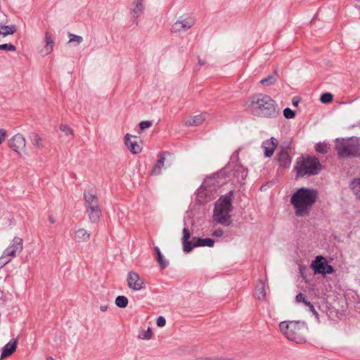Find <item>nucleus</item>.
<instances>
[{"instance_id": "obj_1", "label": "nucleus", "mask_w": 360, "mask_h": 360, "mask_svg": "<svg viewBox=\"0 0 360 360\" xmlns=\"http://www.w3.org/2000/svg\"><path fill=\"white\" fill-rule=\"evenodd\" d=\"M245 106L252 115L259 117L275 119L281 113L276 101L267 94H257L252 96Z\"/></svg>"}, {"instance_id": "obj_2", "label": "nucleus", "mask_w": 360, "mask_h": 360, "mask_svg": "<svg viewBox=\"0 0 360 360\" xmlns=\"http://www.w3.org/2000/svg\"><path fill=\"white\" fill-rule=\"evenodd\" d=\"M319 198V192L315 188L301 187L297 188L290 197V204L297 217L309 214L313 205Z\"/></svg>"}, {"instance_id": "obj_3", "label": "nucleus", "mask_w": 360, "mask_h": 360, "mask_svg": "<svg viewBox=\"0 0 360 360\" xmlns=\"http://www.w3.org/2000/svg\"><path fill=\"white\" fill-rule=\"evenodd\" d=\"M234 191L231 190L221 195L215 202L213 210V221L217 224L229 226L232 224L230 213L233 211Z\"/></svg>"}, {"instance_id": "obj_4", "label": "nucleus", "mask_w": 360, "mask_h": 360, "mask_svg": "<svg viewBox=\"0 0 360 360\" xmlns=\"http://www.w3.org/2000/svg\"><path fill=\"white\" fill-rule=\"evenodd\" d=\"M280 330L289 340L297 344L306 342L308 327L305 322L300 321H283L279 324Z\"/></svg>"}, {"instance_id": "obj_5", "label": "nucleus", "mask_w": 360, "mask_h": 360, "mask_svg": "<svg viewBox=\"0 0 360 360\" xmlns=\"http://www.w3.org/2000/svg\"><path fill=\"white\" fill-rule=\"evenodd\" d=\"M335 149L339 158H359L360 157V139L355 136L348 139L337 138Z\"/></svg>"}, {"instance_id": "obj_6", "label": "nucleus", "mask_w": 360, "mask_h": 360, "mask_svg": "<svg viewBox=\"0 0 360 360\" xmlns=\"http://www.w3.org/2000/svg\"><path fill=\"white\" fill-rule=\"evenodd\" d=\"M323 169L319 160L315 156L300 157L296 160L294 170L297 178L317 175Z\"/></svg>"}, {"instance_id": "obj_7", "label": "nucleus", "mask_w": 360, "mask_h": 360, "mask_svg": "<svg viewBox=\"0 0 360 360\" xmlns=\"http://www.w3.org/2000/svg\"><path fill=\"white\" fill-rule=\"evenodd\" d=\"M84 205L89 220L92 223H96L101 217V210L99 206L98 199L96 193L84 191Z\"/></svg>"}, {"instance_id": "obj_8", "label": "nucleus", "mask_w": 360, "mask_h": 360, "mask_svg": "<svg viewBox=\"0 0 360 360\" xmlns=\"http://www.w3.org/2000/svg\"><path fill=\"white\" fill-rule=\"evenodd\" d=\"M174 162V155L168 151H162L158 154V158L150 171V175L161 174V169L171 167Z\"/></svg>"}, {"instance_id": "obj_9", "label": "nucleus", "mask_w": 360, "mask_h": 360, "mask_svg": "<svg viewBox=\"0 0 360 360\" xmlns=\"http://www.w3.org/2000/svg\"><path fill=\"white\" fill-rule=\"evenodd\" d=\"M310 267L313 269L314 274L326 275L335 272L334 267L328 264L326 259L321 255L316 257L315 259L312 261Z\"/></svg>"}, {"instance_id": "obj_10", "label": "nucleus", "mask_w": 360, "mask_h": 360, "mask_svg": "<svg viewBox=\"0 0 360 360\" xmlns=\"http://www.w3.org/2000/svg\"><path fill=\"white\" fill-rule=\"evenodd\" d=\"M291 147L290 145L285 147L282 146L276 154V160L278 162L279 166L283 168L290 167L292 162V158L290 155Z\"/></svg>"}, {"instance_id": "obj_11", "label": "nucleus", "mask_w": 360, "mask_h": 360, "mask_svg": "<svg viewBox=\"0 0 360 360\" xmlns=\"http://www.w3.org/2000/svg\"><path fill=\"white\" fill-rule=\"evenodd\" d=\"M23 249L22 239L19 237H15L13 240V244L8 246L3 252V255L0 257V260H3L6 257H15L16 254H19Z\"/></svg>"}, {"instance_id": "obj_12", "label": "nucleus", "mask_w": 360, "mask_h": 360, "mask_svg": "<svg viewBox=\"0 0 360 360\" xmlns=\"http://www.w3.org/2000/svg\"><path fill=\"white\" fill-rule=\"evenodd\" d=\"M127 281L128 287L134 290H140L144 288V281L135 271H131L128 273Z\"/></svg>"}, {"instance_id": "obj_13", "label": "nucleus", "mask_w": 360, "mask_h": 360, "mask_svg": "<svg viewBox=\"0 0 360 360\" xmlns=\"http://www.w3.org/2000/svg\"><path fill=\"white\" fill-rule=\"evenodd\" d=\"M8 146L13 150L21 155L20 150H25V139L22 135L18 134L8 141Z\"/></svg>"}, {"instance_id": "obj_14", "label": "nucleus", "mask_w": 360, "mask_h": 360, "mask_svg": "<svg viewBox=\"0 0 360 360\" xmlns=\"http://www.w3.org/2000/svg\"><path fill=\"white\" fill-rule=\"evenodd\" d=\"M195 23L194 19L192 18H187L182 20H177L172 27V32H179L181 31L186 32Z\"/></svg>"}, {"instance_id": "obj_15", "label": "nucleus", "mask_w": 360, "mask_h": 360, "mask_svg": "<svg viewBox=\"0 0 360 360\" xmlns=\"http://www.w3.org/2000/svg\"><path fill=\"white\" fill-rule=\"evenodd\" d=\"M143 0H134L130 12L133 22L138 25V18L143 13L144 10Z\"/></svg>"}, {"instance_id": "obj_16", "label": "nucleus", "mask_w": 360, "mask_h": 360, "mask_svg": "<svg viewBox=\"0 0 360 360\" xmlns=\"http://www.w3.org/2000/svg\"><path fill=\"white\" fill-rule=\"evenodd\" d=\"M278 140L274 137L265 140L262 143V148L264 150V157L271 158L278 146Z\"/></svg>"}, {"instance_id": "obj_17", "label": "nucleus", "mask_w": 360, "mask_h": 360, "mask_svg": "<svg viewBox=\"0 0 360 360\" xmlns=\"http://www.w3.org/2000/svg\"><path fill=\"white\" fill-rule=\"evenodd\" d=\"M214 240L211 238H200V237H193V243L191 245L192 250L196 247H209L212 248L214 245Z\"/></svg>"}, {"instance_id": "obj_18", "label": "nucleus", "mask_w": 360, "mask_h": 360, "mask_svg": "<svg viewBox=\"0 0 360 360\" xmlns=\"http://www.w3.org/2000/svg\"><path fill=\"white\" fill-rule=\"evenodd\" d=\"M18 338L11 340L2 348L1 359H5L10 356L15 352L17 347Z\"/></svg>"}, {"instance_id": "obj_19", "label": "nucleus", "mask_w": 360, "mask_h": 360, "mask_svg": "<svg viewBox=\"0 0 360 360\" xmlns=\"http://www.w3.org/2000/svg\"><path fill=\"white\" fill-rule=\"evenodd\" d=\"M191 237V232L187 228H184L183 229V237H182V244H183V250L185 252H190L192 251V243L193 240H189Z\"/></svg>"}, {"instance_id": "obj_20", "label": "nucleus", "mask_w": 360, "mask_h": 360, "mask_svg": "<svg viewBox=\"0 0 360 360\" xmlns=\"http://www.w3.org/2000/svg\"><path fill=\"white\" fill-rule=\"evenodd\" d=\"M130 134H127L124 136V143L129 150L133 153V154H139L141 152V146L136 142V141H131L130 140Z\"/></svg>"}, {"instance_id": "obj_21", "label": "nucleus", "mask_w": 360, "mask_h": 360, "mask_svg": "<svg viewBox=\"0 0 360 360\" xmlns=\"http://www.w3.org/2000/svg\"><path fill=\"white\" fill-rule=\"evenodd\" d=\"M28 138L34 146L39 149H42L45 147L43 143V139L36 132H30Z\"/></svg>"}, {"instance_id": "obj_22", "label": "nucleus", "mask_w": 360, "mask_h": 360, "mask_svg": "<svg viewBox=\"0 0 360 360\" xmlns=\"http://www.w3.org/2000/svg\"><path fill=\"white\" fill-rule=\"evenodd\" d=\"M205 120V115L200 114L193 117H191L186 121L187 126H198L202 124Z\"/></svg>"}, {"instance_id": "obj_23", "label": "nucleus", "mask_w": 360, "mask_h": 360, "mask_svg": "<svg viewBox=\"0 0 360 360\" xmlns=\"http://www.w3.org/2000/svg\"><path fill=\"white\" fill-rule=\"evenodd\" d=\"M75 240L79 242H86L90 239V233L84 229H79L75 232Z\"/></svg>"}, {"instance_id": "obj_24", "label": "nucleus", "mask_w": 360, "mask_h": 360, "mask_svg": "<svg viewBox=\"0 0 360 360\" xmlns=\"http://www.w3.org/2000/svg\"><path fill=\"white\" fill-rule=\"evenodd\" d=\"M154 250L156 253V260L162 269H166L169 265V262L164 258L160 248L156 246L154 248Z\"/></svg>"}, {"instance_id": "obj_25", "label": "nucleus", "mask_w": 360, "mask_h": 360, "mask_svg": "<svg viewBox=\"0 0 360 360\" xmlns=\"http://www.w3.org/2000/svg\"><path fill=\"white\" fill-rule=\"evenodd\" d=\"M255 295L259 300H265V298H266L265 283L262 281H259V283L257 285L256 288H255Z\"/></svg>"}, {"instance_id": "obj_26", "label": "nucleus", "mask_w": 360, "mask_h": 360, "mask_svg": "<svg viewBox=\"0 0 360 360\" xmlns=\"http://www.w3.org/2000/svg\"><path fill=\"white\" fill-rule=\"evenodd\" d=\"M349 187L355 194L356 198L360 200V178L354 179L351 181Z\"/></svg>"}, {"instance_id": "obj_27", "label": "nucleus", "mask_w": 360, "mask_h": 360, "mask_svg": "<svg viewBox=\"0 0 360 360\" xmlns=\"http://www.w3.org/2000/svg\"><path fill=\"white\" fill-rule=\"evenodd\" d=\"M16 32V26L15 25H4L1 26L0 30V35L6 37L9 34H13Z\"/></svg>"}, {"instance_id": "obj_28", "label": "nucleus", "mask_w": 360, "mask_h": 360, "mask_svg": "<svg viewBox=\"0 0 360 360\" xmlns=\"http://www.w3.org/2000/svg\"><path fill=\"white\" fill-rule=\"evenodd\" d=\"M45 41L46 44V46H45V50H46L45 53L49 54L53 51L54 41H53L51 34L48 32H46L45 34Z\"/></svg>"}, {"instance_id": "obj_29", "label": "nucleus", "mask_w": 360, "mask_h": 360, "mask_svg": "<svg viewBox=\"0 0 360 360\" xmlns=\"http://www.w3.org/2000/svg\"><path fill=\"white\" fill-rule=\"evenodd\" d=\"M276 75V73L275 72L273 75H268L266 77L262 79L260 81V83L262 84H263L264 86H266L274 84L277 80Z\"/></svg>"}, {"instance_id": "obj_30", "label": "nucleus", "mask_w": 360, "mask_h": 360, "mask_svg": "<svg viewBox=\"0 0 360 360\" xmlns=\"http://www.w3.org/2000/svg\"><path fill=\"white\" fill-rule=\"evenodd\" d=\"M115 302L117 307L124 309L127 307L129 301L127 297L119 295L115 298Z\"/></svg>"}, {"instance_id": "obj_31", "label": "nucleus", "mask_w": 360, "mask_h": 360, "mask_svg": "<svg viewBox=\"0 0 360 360\" xmlns=\"http://www.w3.org/2000/svg\"><path fill=\"white\" fill-rule=\"evenodd\" d=\"M328 144L325 142H319L315 146L316 151L321 154H326L328 152Z\"/></svg>"}, {"instance_id": "obj_32", "label": "nucleus", "mask_w": 360, "mask_h": 360, "mask_svg": "<svg viewBox=\"0 0 360 360\" xmlns=\"http://www.w3.org/2000/svg\"><path fill=\"white\" fill-rule=\"evenodd\" d=\"M333 95L331 93L326 92L321 95L319 101L324 104L330 103L333 101Z\"/></svg>"}, {"instance_id": "obj_33", "label": "nucleus", "mask_w": 360, "mask_h": 360, "mask_svg": "<svg viewBox=\"0 0 360 360\" xmlns=\"http://www.w3.org/2000/svg\"><path fill=\"white\" fill-rule=\"evenodd\" d=\"M68 37L70 38L69 42H77L79 44L83 41V38L81 36L76 35L75 34L69 33Z\"/></svg>"}, {"instance_id": "obj_34", "label": "nucleus", "mask_w": 360, "mask_h": 360, "mask_svg": "<svg viewBox=\"0 0 360 360\" xmlns=\"http://www.w3.org/2000/svg\"><path fill=\"white\" fill-rule=\"evenodd\" d=\"M295 111L289 108H286L284 109L283 110V116L286 118V119H292V118H294L295 117Z\"/></svg>"}, {"instance_id": "obj_35", "label": "nucleus", "mask_w": 360, "mask_h": 360, "mask_svg": "<svg viewBox=\"0 0 360 360\" xmlns=\"http://www.w3.org/2000/svg\"><path fill=\"white\" fill-rule=\"evenodd\" d=\"M0 50L15 51L16 50V47L11 44H0Z\"/></svg>"}, {"instance_id": "obj_36", "label": "nucleus", "mask_w": 360, "mask_h": 360, "mask_svg": "<svg viewBox=\"0 0 360 360\" xmlns=\"http://www.w3.org/2000/svg\"><path fill=\"white\" fill-rule=\"evenodd\" d=\"M152 122L151 121H141L139 123V129L141 131H143L146 129H148L152 126Z\"/></svg>"}, {"instance_id": "obj_37", "label": "nucleus", "mask_w": 360, "mask_h": 360, "mask_svg": "<svg viewBox=\"0 0 360 360\" xmlns=\"http://www.w3.org/2000/svg\"><path fill=\"white\" fill-rule=\"evenodd\" d=\"M60 129L64 132L66 135H68V134H71L72 135L73 134V131L72 129L68 126V125H66V124H62L60 125Z\"/></svg>"}, {"instance_id": "obj_38", "label": "nucleus", "mask_w": 360, "mask_h": 360, "mask_svg": "<svg viewBox=\"0 0 360 360\" xmlns=\"http://www.w3.org/2000/svg\"><path fill=\"white\" fill-rule=\"evenodd\" d=\"M295 300L297 302H303L304 304L307 302L306 295L302 292H300L296 295Z\"/></svg>"}, {"instance_id": "obj_39", "label": "nucleus", "mask_w": 360, "mask_h": 360, "mask_svg": "<svg viewBox=\"0 0 360 360\" xmlns=\"http://www.w3.org/2000/svg\"><path fill=\"white\" fill-rule=\"evenodd\" d=\"M156 324H157V326L158 327H163V326H165V324H166L165 319L163 316H158V318L157 319Z\"/></svg>"}, {"instance_id": "obj_40", "label": "nucleus", "mask_w": 360, "mask_h": 360, "mask_svg": "<svg viewBox=\"0 0 360 360\" xmlns=\"http://www.w3.org/2000/svg\"><path fill=\"white\" fill-rule=\"evenodd\" d=\"M152 337V331L150 328L147 330L143 331V339L149 340Z\"/></svg>"}, {"instance_id": "obj_41", "label": "nucleus", "mask_w": 360, "mask_h": 360, "mask_svg": "<svg viewBox=\"0 0 360 360\" xmlns=\"http://www.w3.org/2000/svg\"><path fill=\"white\" fill-rule=\"evenodd\" d=\"M212 235L215 237H221L224 235V231L221 229H215Z\"/></svg>"}, {"instance_id": "obj_42", "label": "nucleus", "mask_w": 360, "mask_h": 360, "mask_svg": "<svg viewBox=\"0 0 360 360\" xmlns=\"http://www.w3.org/2000/svg\"><path fill=\"white\" fill-rule=\"evenodd\" d=\"M299 270H300V273L301 276L305 280L306 278H307V275H306V270H307V269H306V267L304 266L300 265L299 266Z\"/></svg>"}, {"instance_id": "obj_43", "label": "nucleus", "mask_w": 360, "mask_h": 360, "mask_svg": "<svg viewBox=\"0 0 360 360\" xmlns=\"http://www.w3.org/2000/svg\"><path fill=\"white\" fill-rule=\"evenodd\" d=\"M204 360H232L231 359H225L222 357H215V358H211V357H205L204 358Z\"/></svg>"}, {"instance_id": "obj_44", "label": "nucleus", "mask_w": 360, "mask_h": 360, "mask_svg": "<svg viewBox=\"0 0 360 360\" xmlns=\"http://www.w3.org/2000/svg\"><path fill=\"white\" fill-rule=\"evenodd\" d=\"M309 311H311V312L314 316H316V317H318V316H319V314H318V312L316 311V309H315V308H314V305L310 306V308H309Z\"/></svg>"}, {"instance_id": "obj_45", "label": "nucleus", "mask_w": 360, "mask_h": 360, "mask_svg": "<svg viewBox=\"0 0 360 360\" xmlns=\"http://www.w3.org/2000/svg\"><path fill=\"white\" fill-rule=\"evenodd\" d=\"M198 63L200 66L205 65L207 63L206 60H202L200 57L198 58Z\"/></svg>"}, {"instance_id": "obj_46", "label": "nucleus", "mask_w": 360, "mask_h": 360, "mask_svg": "<svg viewBox=\"0 0 360 360\" xmlns=\"http://www.w3.org/2000/svg\"><path fill=\"white\" fill-rule=\"evenodd\" d=\"M292 105H293L294 106H297V105H298V103H299V102H300V101L297 99V97H294V98H292Z\"/></svg>"}, {"instance_id": "obj_47", "label": "nucleus", "mask_w": 360, "mask_h": 360, "mask_svg": "<svg viewBox=\"0 0 360 360\" xmlns=\"http://www.w3.org/2000/svg\"><path fill=\"white\" fill-rule=\"evenodd\" d=\"M108 309V306L107 305H101L100 306V309L102 311H105Z\"/></svg>"}, {"instance_id": "obj_48", "label": "nucleus", "mask_w": 360, "mask_h": 360, "mask_svg": "<svg viewBox=\"0 0 360 360\" xmlns=\"http://www.w3.org/2000/svg\"><path fill=\"white\" fill-rule=\"evenodd\" d=\"M5 138H6V135L0 136V144H1L4 141Z\"/></svg>"}, {"instance_id": "obj_49", "label": "nucleus", "mask_w": 360, "mask_h": 360, "mask_svg": "<svg viewBox=\"0 0 360 360\" xmlns=\"http://www.w3.org/2000/svg\"><path fill=\"white\" fill-rule=\"evenodd\" d=\"M49 220L51 224H54L56 222V220L52 216H49Z\"/></svg>"}, {"instance_id": "obj_50", "label": "nucleus", "mask_w": 360, "mask_h": 360, "mask_svg": "<svg viewBox=\"0 0 360 360\" xmlns=\"http://www.w3.org/2000/svg\"><path fill=\"white\" fill-rule=\"evenodd\" d=\"M6 132L4 129H0V136L1 135H6Z\"/></svg>"}, {"instance_id": "obj_51", "label": "nucleus", "mask_w": 360, "mask_h": 360, "mask_svg": "<svg viewBox=\"0 0 360 360\" xmlns=\"http://www.w3.org/2000/svg\"><path fill=\"white\" fill-rule=\"evenodd\" d=\"M306 306L309 307L310 308V306H312L313 304L307 300V302L304 304Z\"/></svg>"}, {"instance_id": "obj_52", "label": "nucleus", "mask_w": 360, "mask_h": 360, "mask_svg": "<svg viewBox=\"0 0 360 360\" xmlns=\"http://www.w3.org/2000/svg\"><path fill=\"white\" fill-rule=\"evenodd\" d=\"M218 176H219V172H217V173H215V174H213V176H212V177H213V179H216V178H217V177H218Z\"/></svg>"}, {"instance_id": "obj_53", "label": "nucleus", "mask_w": 360, "mask_h": 360, "mask_svg": "<svg viewBox=\"0 0 360 360\" xmlns=\"http://www.w3.org/2000/svg\"><path fill=\"white\" fill-rule=\"evenodd\" d=\"M46 360H55L53 358H52L51 356H48L46 358Z\"/></svg>"}, {"instance_id": "obj_54", "label": "nucleus", "mask_w": 360, "mask_h": 360, "mask_svg": "<svg viewBox=\"0 0 360 360\" xmlns=\"http://www.w3.org/2000/svg\"><path fill=\"white\" fill-rule=\"evenodd\" d=\"M9 262V260H7V261H5V262H3V264H6V263H8Z\"/></svg>"}, {"instance_id": "obj_55", "label": "nucleus", "mask_w": 360, "mask_h": 360, "mask_svg": "<svg viewBox=\"0 0 360 360\" xmlns=\"http://www.w3.org/2000/svg\"><path fill=\"white\" fill-rule=\"evenodd\" d=\"M359 8H360V5H359Z\"/></svg>"}]
</instances>
